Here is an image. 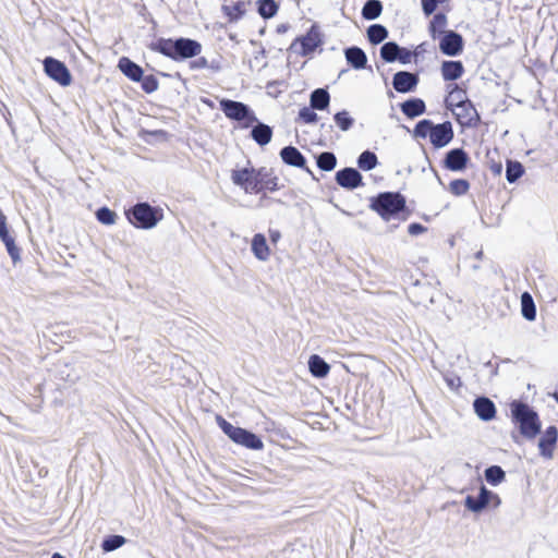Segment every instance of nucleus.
Instances as JSON below:
<instances>
[{
  "label": "nucleus",
  "instance_id": "obj_10",
  "mask_svg": "<svg viewBox=\"0 0 558 558\" xmlns=\"http://www.w3.org/2000/svg\"><path fill=\"white\" fill-rule=\"evenodd\" d=\"M463 37L454 31H447L439 40V50L449 57H457L463 51Z\"/></svg>",
  "mask_w": 558,
  "mask_h": 558
},
{
  "label": "nucleus",
  "instance_id": "obj_1",
  "mask_svg": "<svg viewBox=\"0 0 558 558\" xmlns=\"http://www.w3.org/2000/svg\"><path fill=\"white\" fill-rule=\"evenodd\" d=\"M148 48L178 62L194 58L202 51L199 41L186 37L175 39L160 37L151 41Z\"/></svg>",
  "mask_w": 558,
  "mask_h": 558
},
{
  "label": "nucleus",
  "instance_id": "obj_30",
  "mask_svg": "<svg viewBox=\"0 0 558 558\" xmlns=\"http://www.w3.org/2000/svg\"><path fill=\"white\" fill-rule=\"evenodd\" d=\"M383 12L380 0H367L362 8V17L367 21L376 20Z\"/></svg>",
  "mask_w": 558,
  "mask_h": 558
},
{
  "label": "nucleus",
  "instance_id": "obj_8",
  "mask_svg": "<svg viewBox=\"0 0 558 558\" xmlns=\"http://www.w3.org/2000/svg\"><path fill=\"white\" fill-rule=\"evenodd\" d=\"M43 64L44 71L48 77L56 81L61 86H69L71 84L72 75L62 61L53 57H46Z\"/></svg>",
  "mask_w": 558,
  "mask_h": 558
},
{
  "label": "nucleus",
  "instance_id": "obj_11",
  "mask_svg": "<svg viewBox=\"0 0 558 558\" xmlns=\"http://www.w3.org/2000/svg\"><path fill=\"white\" fill-rule=\"evenodd\" d=\"M335 180L338 185L349 191L364 185L362 174L357 169L352 167H345L337 171Z\"/></svg>",
  "mask_w": 558,
  "mask_h": 558
},
{
  "label": "nucleus",
  "instance_id": "obj_37",
  "mask_svg": "<svg viewBox=\"0 0 558 558\" xmlns=\"http://www.w3.org/2000/svg\"><path fill=\"white\" fill-rule=\"evenodd\" d=\"M316 163L323 171H332L337 166L336 155L331 151H323L316 157Z\"/></svg>",
  "mask_w": 558,
  "mask_h": 558
},
{
  "label": "nucleus",
  "instance_id": "obj_49",
  "mask_svg": "<svg viewBox=\"0 0 558 558\" xmlns=\"http://www.w3.org/2000/svg\"><path fill=\"white\" fill-rule=\"evenodd\" d=\"M438 7V0H422V10L426 16L432 15Z\"/></svg>",
  "mask_w": 558,
  "mask_h": 558
},
{
  "label": "nucleus",
  "instance_id": "obj_62",
  "mask_svg": "<svg viewBox=\"0 0 558 558\" xmlns=\"http://www.w3.org/2000/svg\"><path fill=\"white\" fill-rule=\"evenodd\" d=\"M511 438H512L515 442H519L518 435H515L514 433H512V434H511Z\"/></svg>",
  "mask_w": 558,
  "mask_h": 558
},
{
  "label": "nucleus",
  "instance_id": "obj_51",
  "mask_svg": "<svg viewBox=\"0 0 558 558\" xmlns=\"http://www.w3.org/2000/svg\"><path fill=\"white\" fill-rule=\"evenodd\" d=\"M445 381L452 390H457L462 385L461 378L459 376H446Z\"/></svg>",
  "mask_w": 558,
  "mask_h": 558
},
{
  "label": "nucleus",
  "instance_id": "obj_48",
  "mask_svg": "<svg viewBox=\"0 0 558 558\" xmlns=\"http://www.w3.org/2000/svg\"><path fill=\"white\" fill-rule=\"evenodd\" d=\"M265 181H262V192L264 190H268L270 192L277 191L278 187V179L276 177H271L270 170H268V177L264 178Z\"/></svg>",
  "mask_w": 558,
  "mask_h": 558
},
{
  "label": "nucleus",
  "instance_id": "obj_52",
  "mask_svg": "<svg viewBox=\"0 0 558 558\" xmlns=\"http://www.w3.org/2000/svg\"><path fill=\"white\" fill-rule=\"evenodd\" d=\"M208 64L207 59L204 57H201L190 63L191 69H204Z\"/></svg>",
  "mask_w": 558,
  "mask_h": 558
},
{
  "label": "nucleus",
  "instance_id": "obj_24",
  "mask_svg": "<svg viewBox=\"0 0 558 558\" xmlns=\"http://www.w3.org/2000/svg\"><path fill=\"white\" fill-rule=\"evenodd\" d=\"M251 130V137L259 145L265 146L270 143L272 138V129L258 120L254 122Z\"/></svg>",
  "mask_w": 558,
  "mask_h": 558
},
{
  "label": "nucleus",
  "instance_id": "obj_16",
  "mask_svg": "<svg viewBox=\"0 0 558 558\" xmlns=\"http://www.w3.org/2000/svg\"><path fill=\"white\" fill-rule=\"evenodd\" d=\"M453 135L451 122L446 121L434 124L429 141L435 148H442L452 141Z\"/></svg>",
  "mask_w": 558,
  "mask_h": 558
},
{
  "label": "nucleus",
  "instance_id": "obj_39",
  "mask_svg": "<svg viewBox=\"0 0 558 558\" xmlns=\"http://www.w3.org/2000/svg\"><path fill=\"white\" fill-rule=\"evenodd\" d=\"M256 4L257 12L263 19L274 17L279 9L275 0H258Z\"/></svg>",
  "mask_w": 558,
  "mask_h": 558
},
{
  "label": "nucleus",
  "instance_id": "obj_38",
  "mask_svg": "<svg viewBox=\"0 0 558 558\" xmlns=\"http://www.w3.org/2000/svg\"><path fill=\"white\" fill-rule=\"evenodd\" d=\"M221 10L228 16L229 22H236L245 14V3L238 1L233 5H222Z\"/></svg>",
  "mask_w": 558,
  "mask_h": 558
},
{
  "label": "nucleus",
  "instance_id": "obj_27",
  "mask_svg": "<svg viewBox=\"0 0 558 558\" xmlns=\"http://www.w3.org/2000/svg\"><path fill=\"white\" fill-rule=\"evenodd\" d=\"M330 95L326 88H316L311 93L310 106L312 109L326 110L329 107Z\"/></svg>",
  "mask_w": 558,
  "mask_h": 558
},
{
  "label": "nucleus",
  "instance_id": "obj_59",
  "mask_svg": "<svg viewBox=\"0 0 558 558\" xmlns=\"http://www.w3.org/2000/svg\"><path fill=\"white\" fill-rule=\"evenodd\" d=\"M483 256H484L483 251H478L475 253L474 258L480 260L483 258Z\"/></svg>",
  "mask_w": 558,
  "mask_h": 558
},
{
  "label": "nucleus",
  "instance_id": "obj_50",
  "mask_svg": "<svg viewBox=\"0 0 558 558\" xmlns=\"http://www.w3.org/2000/svg\"><path fill=\"white\" fill-rule=\"evenodd\" d=\"M426 230H427L426 227H424L423 225H421L418 222H412L408 227L409 234L414 235V236L424 233Z\"/></svg>",
  "mask_w": 558,
  "mask_h": 558
},
{
  "label": "nucleus",
  "instance_id": "obj_46",
  "mask_svg": "<svg viewBox=\"0 0 558 558\" xmlns=\"http://www.w3.org/2000/svg\"><path fill=\"white\" fill-rule=\"evenodd\" d=\"M140 82H141L142 89L147 94H151V93L156 92L159 86L158 80L153 74H149V75L143 74V78H141Z\"/></svg>",
  "mask_w": 558,
  "mask_h": 558
},
{
  "label": "nucleus",
  "instance_id": "obj_5",
  "mask_svg": "<svg viewBox=\"0 0 558 558\" xmlns=\"http://www.w3.org/2000/svg\"><path fill=\"white\" fill-rule=\"evenodd\" d=\"M268 177V169L266 168H242L234 169L231 172V180L234 185L240 186L245 193L259 194L262 192V181Z\"/></svg>",
  "mask_w": 558,
  "mask_h": 558
},
{
  "label": "nucleus",
  "instance_id": "obj_18",
  "mask_svg": "<svg viewBox=\"0 0 558 558\" xmlns=\"http://www.w3.org/2000/svg\"><path fill=\"white\" fill-rule=\"evenodd\" d=\"M558 440V429L556 426H549L538 440L541 456L544 458H553L554 449Z\"/></svg>",
  "mask_w": 558,
  "mask_h": 558
},
{
  "label": "nucleus",
  "instance_id": "obj_29",
  "mask_svg": "<svg viewBox=\"0 0 558 558\" xmlns=\"http://www.w3.org/2000/svg\"><path fill=\"white\" fill-rule=\"evenodd\" d=\"M448 24L447 15L442 12H437L434 14L430 23H429V35L433 39H436L438 36L444 35L447 31L445 29Z\"/></svg>",
  "mask_w": 558,
  "mask_h": 558
},
{
  "label": "nucleus",
  "instance_id": "obj_35",
  "mask_svg": "<svg viewBox=\"0 0 558 558\" xmlns=\"http://www.w3.org/2000/svg\"><path fill=\"white\" fill-rule=\"evenodd\" d=\"M0 239L4 243L13 264H16L21 259L20 248L16 246L14 238L9 233V229H5L4 233L0 231Z\"/></svg>",
  "mask_w": 558,
  "mask_h": 558
},
{
  "label": "nucleus",
  "instance_id": "obj_21",
  "mask_svg": "<svg viewBox=\"0 0 558 558\" xmlns=\"http://www.w3.org/2000/svg\"><path fill=\"white\" fill-rule=\"evenodd\" d=\"M347 62L355 70H362L366 66L367 57L364 50L357 46H351L344 49Z\"/></svg>",
  "mask_w": 558,
  "mask_h": 558
},
{
  "label": "nucleus",
  "instance_id": "obj_15",
  "mask_svg": "<svg viewBox=\"0 0 558 558\" xmlns=\"http://www.w3.org/2000/svg\"><path fill=\"white\" fill-rule=\"evenodd\" d=\"M418 75L409 71H399L392 77V87L396 92L405 94L413 92L418 84Z\"/></svg>",
  "mask_w": 558,
  "mask_h": 558
},
{
  "label": "nucleus",
  "instance_id": "obj_22",
  "mask_svg": "<svg viewBox=\"0 0 558 558\" xmlns=\"http://www.w3.org/2000/svg\"><path fill=\"white\" fill-rule=\"evenodd\" d=\"M119 70L131 81L140 82L143 78V69L128 57H122L118 63Z\"/></svg>",
  "mask_w": 558,
  "mask_h": 558
},
{
  "label": "nucleus",
  "instance_id": "obj_33",
  "mask_svg": "<svg viewBox=\"0 0 558 558\" xmlns=\"http://www.w3.org/2000/svg\"><path fill=\"white\" fill-rule=\"evenodd\" d=\"M521 313L529 322H533L536 318V306L529 292H524L521 295Z\"/></svg>",
  "mask_w": 558,
  "mask_h": 558
},
{
  "label": "nucleus",
  "instance_id": "obj_2",
  "mask_svg": "<svg viewBox=\"0 0 558 558\" xmlns=\"http://www.w3.org/2000/svg\"><path fill=\"white\" fill-rule=\"evenodd\" d=\"M512 423L525 439H534L542 429V423L536 411L527 403L514 400L510 403Z\"/></svg>",
  "mask_w": 558,
  "mask_h": 558
},
{
  "label": "nucleus",
  "instance_id": "obj_54",
  "mask_svg": "<svg viewBox=\"0 0 558 558\" xmlns=\"http://www.w3.org/2000/svg\"><path fill=\"white\" fill-rule=\"evenodd\" d=\"M281 238V233L279 230H269V239L272 243H277Z\"/></svg>",
  "mask_w": 558,
  "mask_h": 558
},
{
  "label": "nucleus",
  "instance_id": "obj_45",
  "mask_svg": "<svg viewBox=\"0 0 558 558\" xmlns=\"http://www.w3.org/2000/svg\"><path fill=\"white\" fill-rule=\"evenodd\" d=\"M470 190V183L464 179H456L449 183V191L456 196L465 195Z\"/></svg>",
  "mask_w": 558,
  "mask_h": 558
},
{
  "label": "nucleus",
  "instance_id": "obj_13",
  "mask_svg": "<svg viewBox=\"0 0 558 558\" xmlns=\"http://www.w3.org/2000/svg\"><path fill=\"white\" fill-rule=\"evenodd\" d=\"M279 155L286 165L303 169L308 174H311L313 179H315V175L312 172V170L306 167V158L296 147L291 146V145L286 146V147L281 148Z\"/></svg>",
  "mask_w": 558,
  "mask_h": 558
},
{
  "label": "nucleus",
  "instance_id": "obj_26",
  "mask_svg": "<svg viewBox=\"0 0 558 558\" xmlns=\"http://www.w3.org/2000/svg\"><path fill=\"white\" fill-rule=\"evenodd\" d=\"M310 373L316 378H324L330 371L329 364L319 355L313 354L308 359Z\"/></svg>",
  "mask_w": 558,
  "mask_h": 558
},
{
  "label": "nucleus",
  "instance_id": "obj_58",
  "mask_svg": "<svg viewBox=\"0 0 558 558\" xmlns=\"http://www.w3.org/2000/svg\"><path fill=\"white\" fill-rule=\"evenodd\" d=\"M492 502L494 504V507L497 508L501 504V500L497 494H495V497H492Z\"/></svg>",
  "mask_w": 558,
  "mask_h": 558
},
{
  "label": "nucleus",
  "instance_id": "obj_6",
  "mask_svg": "<svg viewBox=\"0 0 558 558\" xmlns=\"http://www.w3.org/2000/svg\"><path fill=\"white\" fill-rule=\"evenodd\" d=\"M219 106L228 119L239 122L243 129L251 128L257 121L254 111L244 102L223 98Z\"/></svg>",
  "mask_w": 558,
  "mask_h": 558
},
{
  "label": "nucleus",
  "instance_id": "obj_17",
  "mask_svg": "<svg viewBox=\"0 0 558 558\" xmlns=\"http://www.w3.org/2000/svg\"><path fill=\"white\" fill-rule=\"evenodd\" d=\"M470 158L463 148H452L446 153L444 167L450 171H462L466 168Z\"/></svg>",
  "mask_w": 558,
  "mask_h": 558
},
{
  "label": "nucleus",
  "instance_id": "obj_41",
  "mask_svg": "<svg viewBox=\"0 0 558 558\" xmlns=\"http://www.w3.org/2000/svg\"><path fill=\"white\" fill-rule=\"evenodd\" d=\"M125 538L121 535H109L101 543L105 553L113 551L124 545Z\"/></svg>",
  "mask_w": 558,
  "mask_h": 558
},
{
  "label": "nucleus",
  "instance_id": "obj_42",
  "mask_svg": "<svg viewBox=\"0 0 558 558\" xmlns=\"http://www.w3.org/2000/svg\"><path fill=\"white\" fill-rule=\"evenodd\" d=\"M216 422L221 430L232 440H235L238 432L241 427L232 425L230 422L225 420L221 415L216 416Z\"/></svg>",
  "mask_w": 558,
  "mask_h": 558
},
{
  "label": "nucleus",
  "instance_id": "obj_7",
  "mask_svg": "<svg viewBox=\"0 0 558 558\" xmlns=\"http://www.w3.org/2000/svg\"><path fill=\"white\" fill-rule=\"evenodd\" d=\"M323 44V35L317 24H313L305 35L296 37L290 45V50L306 57Z\"/></svg>",
  "mask_w": 558,
  "mask_h": 558
},
{
  "label": "nucleus",
  "instance_id": "obj_3",
  "mask_svg": "<svg viewBox=\"0 0 558 558\" xmlns=\"http://www.w3.org/2000/svg\"><path fill=\"white\" fill-rule=\"evenodd\" d=\"M125 216L135 228L149 230L155 228L163 218V211L147 202H140L125 210Z\"/></svg>",
  "mask_w": 558,
  "mask_h": 558
},
{
  "label": "nucleus",
  "instance_id": "obj_14",
  "mask_svg": "<svg viewBox=\"0 0 558 558\" xmlns=\"http://www.w3.org/2000/svg\"><path fill=\"white\" fill-rule=\"evenodd\" d=\"M456 107L459 110L457 117L461 124L476 126L480 123L481 117L470 100L459 99V101L456 102Z\"/></svg>",
  "mask_w": 558,
  "mask_h": 558
},
{
  "label": "nucleus",
  "instance_id": "obj_43",
  "mask_svg": "<svg viewBox=\"0 0 558 558\" xmlns=\"http://www.w3.org/2000/svg\"><path fill=\"white\" fill-rule=\"evenodd\" d=\"M434 128V123L428 119H423L418 121L414 128V136L420 138H425L427 136L430 137L432 131Z\"/></svg>",
  "mask_w": 558,
  "mask_h": 558
},
{
  "label": "nucleus",
  "instance_id": "obj_40",
  "mask_svg": "<svg viewBox=\"0 0 558 558\" xmlns=\"http://www.w3.org/2000/svg\"><path fill=\"white\" fill-rule=\"evenodd\" d=\"M335 123L341 131H349L354 123V119L349 114L347 110L337 112L333 116Z\"/></svg>",
  "mask_w": 558,
  "mask_h": 558
},
{
  "label": "nucleus",
  "instance_id": "obj_60",
  "mask_svg": "<svg viewBox=\"0 0 558 558\" xmlns=\"http://www.w3.org/2000/svg\"><path fill=\"white\" fill-rule=\"evenodd\" d=\"M51 558H64V557L59 553H54V554H52Z\"/></svg>",
  "mask_w": 558,
  "mask_h": 558
},
{
  "label": "nucleus",
  "instance_id": "obj_36",
  "mask_svg": "<svg viewBox=\"0 0 558 558\" xmlns=\"http://www.w3.org/2000/svg\"><path fill=\"white\" fill-rule=\"evenodd\" d=\"M357 167L364 171H369L376 168L378 165V158L375 153L371 150H364L356 160Z\"/></svg>",
  "mask_w": 558,
  "mask_h": 558
},
{
  "label": "nucleus",
  "instance_id": "obj_32",
  "mask_svg": "<svg viewBox=\"0 0 558 558\" xmlns=\"http://www.w3.org/2000/svg\"><path fill=\"white\" fill-rule=\"evenodd\" d=\"M367 39L372 45H378L383 43L389 35L388 29L381 24H372L368 26Z\"/></svg>",
  "mask_w": 558,
  "mask_h": 558
},
{
  "label": "nucleus",
  "instance_id": "obj_34",
  "mask_svg": "<svg viewBox=\"0 0 558 558\" xmlns=\"http://www.w3.org/2000/svg\"><path fill=\"white\" fill-rule=\"evenodd\" d=\"M484 476L488 484L497 486L506 480V472L499 465H490L485 469Z\"/></svg>",
  "mask_w": 558,
  "mask_h": 558
},
{
  "label": "nucleus",
  "instance_id": "obj_61",
  "mask_svg": "<svg viewBox=\"0 0 558 558\" xmlns=\"http://www.w3.org/2000/svg\"><path fill=\"white\" fill-rule=\"evenodd\" d=\"M471 268H472L473 270H478V269H480V265H478V264H472V265H471Z\"/></svg>",
  "mask_w": 558,
  "mask_h": 558
},
{
  "label": "nucleus",
  "instance_id": "obj_63",
  "mask_svg": "<svg viewBox=\"0 0 558 558\" xmlns=\"http://www.w3.org/2000/svg\"><path fill=\"white\" fill-rule=\"evenodd\" d=\"M555 399L558 402V392L555 395Z\"/></svg>",
  "mask_w": 558,
  "mask_h": 558
},
{
  "label": "nucleus",
  "instance_id": "obj_12",
  "mask_svg": "<svg viewBox=\"0 0 558 558\" xmlns=\"http://www.w3.org/2000/svg\"><path fill=\"white\" fill-rule=\"evenodd\" d=\"M492 497H495V493L487 489L486 486L482 485L480 487L477 497L472 495H468L465 497L464 507L474 513H481L490 505Z\"/></svg>",
  "mask_w": 558,
  "mask_h": 558
},
{
  "label": "nucleus",
  "instance_id": "obj_53",
  "mask_svg": "<svg viewBox=\"0 0 558 558\" xmlns=\"http://www.w3.org/2000/svg\"><path fill=\"white\" fill-rule=\"evenodd\" d=\"M465 93L458 87V85L454 86V88L450 92V97L452 99H456L457 102L459 101V99H463L462 96L464 95Z\"/></svg>",
  "mask_w": 558,
  "mask_h": 558
},
{
  "label": "nucleus",
  "instance_id": "obj_20",
  "mask_svg": "<svg viewBox=\"0 0 558 558\" xmlns=\"http://www.w3.org/2000/svg\"><path fill=\"white\" fill-rule=\"evenodd\" d=\"M233 442L252 450H260L264 448L263 440L256 434L242 427L238 432Z\"/></svg>",
  "mask_w": 558,
  "mask_h": 558
},
{
  "label": "nucleus",
  "instance_id": "obj_4",
  "mask_svg": "<svg viewBox=\"0 0 558 558\" xmlns=\"http://www.w3.org/2000/svg\"><path fill=\"white\" fill-rule=\"evenodd\" d=\"M369 207L385 220L397 216L405 208V198L399 192H384L371 199Z\"/></svg>",
  "mask_w": 558,
  "mask_h": 558
},
{
  "label": "nucleus",
  "instance_id": "obj_25",
  "mask_svg": "<svg viewBox=\"0 0 558 558\" xmlns=\"http://www.w3.org/2000/svg\"><path fill=\"white\" fill-rule=\"evenodd\" d=\"M464 66L461 61L446 60L441 63V75L445 81H456L462 76Z\"/></svg>",
  "mask_w": 558,
  "mask_h": 558
},
{
  "label": "nucleus",
  "instance_id": "obj_31",
  "mask_svg": "<svg viewBox=\"0 0 558 558\" xmlns=\"http://www.w3.org/2000/svg\"><path fill=\"white\" fill-rule=\"evenodd\" d=\"M524 174V167L518 160L507 159L506 179L509 183L517 182Z\"/></svg>",
  "mask_w": 558,
  "mask_h": 558
},
{
  "label": "nucleus",
  "instance_id": "obj_57",
  "mask_svg": "<svg viewBox=\"0 0 558 558\" xmlns=\"http://www.w3.org/2000/svg\"><path fill=\"white\" fill-rule=\"evenodd\" d=\"M288 29H289V25H288V24H279V25L277 26V29H276V31H277V33H278V34H283V33H286Z\"/></svg>",
  "mask_w": 558,
  "mask_h": 558
},
{
  "label": "nucleus",
  "instance_id": "obj_47",
  "mask_svg": "<svg viewBox=\"0 0 558 558\" xmlns=\"http://www.w3.org/2000/svg\"><path fill=\"white\" fill-rule=\"evenodd\" d=\"M312 109V107H303L299 111V119L302 120L306 124H314L318 120L317 113Z\"/></svg>",
  "mask_w": 558,
  "mask_h": 558
},
{
  "label": "nucleus",
  "instance_id": "obj_23",
  "mask_svg": "<svg viewBox=\"0 0 558 558\" xmlns=\"http://www.w3.org/2000/svg\"><path fill=\"white\" fill-rule=\"evenodd\" d=\"M400 109L409 119H414L425 113L426 105L421 98H410L400 105Z\"/></svg>",
  "mask_w": 558,
  "mask_h": 558
},
{
  "label": "nucleus",
  "instance_id": "obj_64",
  "mask_svg": "<svg viewBox=\"0 0 558 558\" xmlns=\"http://www.w3.org/2000/svg\"><path fill=\"white\" fill-rule=\"evenodd\" d=\"M1 213H2V211L0 210V214H1Z\"/></svg>",
  "mask_w": 558,
  "mask_h": 558
},
{
  "label": "nucleus",
  "instance_id": "obj_28",
  "mask_svg": "<svg viewBox=\"0 0 558 558\" xmlns=\"http://www.w3.org/2000/svg\"><path fill=\"white\" fill-rule=\"evenodd\" d=\"M252 252L259 260H267L269 257V247L266 238L262 233H256L252 239Z\"/></svg>",
  "mask_w": 558,
  "mask_h": 558
},
{
  "label": "nucleus",
  "instance_id": "obj_55",
  "mask_svg": "<svg viewBox=\"0 0 558 558\" xmlns=\"http://www.w3.org/2000/svg\"><path fill=\"white\" fill-rule=\"evenodd\" d=\"M490 170L495 175H500L502 172V165L500 162H494L490 166Z\"/></svg>",
  "mask_w": 558,
  "mask_h": 558
},
{
  "label": "nucleus",
  "instance_id": "obj_19",
  "mask_svg": "<svg viewBox=\"0 0 558 558\" xmlns=\"http://www.w3.org/2000/svg\"><path fill=\"white\" fill-rule=\"evenodd\" d=\"M476 415L485 422L492 421L496 415L495 403L487 397H477L473 402Z\"/></svg>",
  "mask_w": 558,
  "mask_h": 558
},
{
  "label": "nucleus",
  "instance_id": "obj_56",
  "mask_svg": "<svg viewBox=\"0 0 558 558\" xmlns=\"http://www.w3.org/2000/svg\"><path fill=\"white\" fill-rule=\"evenodd\" d=\"M8 229L7 226V217L3 215V213L0 214V231L4 233V230Z\"/></svg>",
  "mask_w": 558,
  "mask_h": 558
},
{
  "label": "nucleus",
  "instance_id": "obj_9",
  "mask_svg": "<svg viewBox=\"0 0 558 558\" xmlns=\"http://www.w3.org/2000/svg\"><path fill=\"white\" fill-rule=\"evenodd\" d=\"M412 56V51L399 46L396 41H387L380 47V58L388 63L398 61L401 64H408Z\"/></svg>",
  "mask_w": 558,
  "mask_h": 558
},
{
  "label": "nucleus",
  "instance_id": "obj_44",
  "mask_svg": "<svg viewBox=\"0 0 558 558\" xmlns=\"http://www.w3.org/2000/svg\"><path fill=\"white\" fill-rule=\"evenodd\" d=\"M97 220L106 226H111L116 222L117 214L110 208L104 206L96 211Z\"/></svg>",
  "mask_w": 558,
  "mask_h": 558
}]
</instances>
